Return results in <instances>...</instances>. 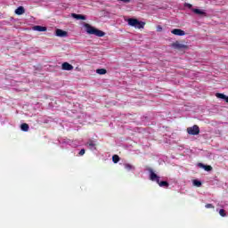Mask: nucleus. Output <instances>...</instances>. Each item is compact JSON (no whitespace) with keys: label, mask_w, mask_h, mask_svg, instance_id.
Masks as SVG:
<instances>
[{"label":"nucleus","mask_w":228,"mask_h":228,"mask_svg":"<svg viewBox=\"0 0 228 228\" xmlns=\"http://www.w3.org/2000/svg\"><path fill=\"white\" fill-rule=\"evenodd\" d=\"M85 28H86V33H88V35H95V37H102L106 35V33H104L102 30L97 29L94 27H92V25L88 24V23H85Z\"/></svg>","instance_id":"f257e3e1"},{"label":"nucleus","mask_w":228,"mask_h":228,"mask_svg":"<svg viewBox=\"0 0 228 228\" xmlns=\"http://www.w3.org/2000/svg\"><path fill=\"white\" fill-rule=\"evenodd\" d=\"M149 172L151 181H156V183H159V176H158V175H156L152 169H150Z\"/></svg>","instance_id":"423d86ee"},{"label":"nucleus","mask_w":228,"mask_h":228,"mask_svg":"<svg viewBox=\"0 0 228 228\" xmlns=\"http://www.w3.org/2000/svg\"><path fill=\"white\" fill-rule=\"evenodd\" d=\"M191 11L193 12V13H196V15H204V17L207 16L206 12L200 10V9H191Z\"/></svg>","instance_id":"9b49d317"},{"label":"nucleus","mask_w":228,"mask_h":228,"mask_svg":"<svg viewBox=\"0 0 228 228\" xmlns=\"http://www.w3.org/2000/svg\"><path fill=\"white\" fill-rule=\"evenodd\" d=\"M124 167H125L126 170L134 169V167H133V165H131V164H125Z\"/></svg>","instance_id":"aec40b11"},{"label":"nucleus","mask_w":228,"mask_h":228,"mask_svg":"<svg viewBox=\"0 0 228 228\" xmlns=\"http://www.w3.org/2000/svg\"><path fill=\"white\" fill-rule=\"evenodd\" d=\"M205 208L207 209H215V206H213V204L211 203H208L207 205H205Z\"/></svg>","instance_id":"412c9836"},{"label":"nucleus","mask_w":228,"mask_h":228,"mask_svg":"<svg viewBox=\"0 0 228 228\" xmlns=\"http://www.w3.org/2000/svg\"><path fill=\"white\" fill-rule=\"evenodd\" d=\"M171 33L173 35H176L177 37H184V35H186V33L184 32V30L181 29V28H174Z\"/></svg>","instance_id":"39448f33"},{"label":"nucleus","mask_w":228,"mask_h":228,"mask_svg":"<svg viewBox=\"0 0 228 228\" xmlns=\"http://www.w3.org/2000/svg\"><path fill=\"white\" fill-rule=\"evenodd\" d=\"M157 31H163V28L159 25V26L157 27Z\"/></svg>","instance_id":"bb28decb"},{"label":"nucleus","mask_w":228,"mask_h":228,"mask_svg":"<svg viewBox=\"0 0 228 228\" xmlns=\"http://www.w3.org/2000/svg\"><path fill=\"white\" fill-rule=\"evenodd\" d=\"M199 167H200L201 168H204V170H206V172H211V170H213V167L206 166V165H204L202 163H200Z\"/></svg>","instance_id":"f8f14e48"},{"label":"nucleus","mask_w":228,"mask_h":228,"mask_svg":"<svg viewBox=\"0 0 228 228\" xmlns=\"http://www.w3.org/2000/svg\"><path fill=\"white\" fill-rule=\"evenodd\" d=\"M219 215H220V216H227V213L225 212L224 209H220Z\"/></svg>","instance_id":"4be33fe9"},{"label":"nucleus","mask_w":228,"mask_h":228,"mask_svg":"<svg viewBox=\"0 0 228 228\" xmlns=\"http://www.w3.org/2000/svg\"><path fill=\"white\" fill-rule=\"evenodd\" d=\"M187 133L191 136H197V134H200V128L199 127V126L194 125L187 128Z\"/></svg>","instance_id":"7ed1b4c3"},{"label":"nucleus","mask_w":228,"mask_h":228,"mask_svg":"<svg viewBox=\"0 0 228 228\" xmlns=\"http://www.w3.org/2000/svg\"><path fill=\"white\" fill-rule=\"evenodd\" d=\"M20 129H21V131L28 132V131H29V125H28L27 123H23L20 126Z\"/></svg>","instance_id":"dca6fc26"},{"label":"nucleus","mask_w":228,"mask_h":228,"mask_svg":"<svg viewBox=\"0 0 228 228\" xmlns=\"http://www.w3.org/2000/svg\"><path fill=\"white\" fill-rule=\"evenodd\" d=\"M157 184H159V186H160V188H168V186H169V183L167 181H161L160 182L159 180V183H157Z\"/></svg>","instance_id":"4468645a"},{"label":"nucleus","mask_w":228,"mask_h":228,"mask_svg":"<svg viewBox=\"0 0 228 228\" xmlns=\"http://www.w3.org/2000/svg\"><path fill=\"white\" fill-rule=\"evenodd\" d=\"M216 96L217 97V99H224L225 101V102H228V96L221 94V93H217L216 94Z\"/></svg>","instance_id":"ddd939ff"},{"label":"nucleus","mask_w":228,"mask_h":228,"mask_svg":"<svg viewBox=\"0 0 228 228\" xmlns=\"http://www.w3.org/2000/svg\"><path fill=\"white\" fill-rule=\"evenodd\" d=\"M33 29L34 31H39V32L47 31V27H42L40 25H37L33 27Z\"/></svg>","instance_id":"9d476101"},{"label":"nucleus","mask_w":228,"mask_h":228,"mask_svg":"<svg viewBox=\"0 0 228 228\" xmlns=\"http://www.w3.org/2000/svg\"><path fill=\"white\" fill-rule=\"evenodd\" d=\"M118 1H121V3H125V4L131 3V0H118Z\"/></svg>","instance_id":"a878e982"},{"label":"nucleus","mask_w":228,"mask_h":228,"mask_svg":"<svg viewBox=\"0 0 228 228\" xmlns=\"http://www.w3.org/2000/svg\"><path fill=\"white\" fill-rule=\"evenodd\" d=\"M71 17H73V19H77V20H86V16L83 14L72 13Z\"/></svg>","instance_id":"1a4fd4ad"},{"label":"nucleus","mask_w":228,"mask_h":228,"mask_svg":"<svg viewBox=\"0 0 228 228\" xmlns=\"http://www.w3.org/2000/svg\"><path fill=\"white\" fill-rule=\"evenodd\" d=\"M87 145H89V147H95V143H94V141H89L87 142Z\"/></svg>","instance_id":"b1692460"},{"label":"nucleus","mask_w":228,"mask_h":228,"mask_svg":"<svg viewBox=\"0 0 228 228\" xmlns=\"http://www.w3.org/2000/svg\"><path fill=\"white\" fill-rule=\"evenodd\" d=\"M25 12H26V10H24V8L22 6H20L15 10L16 15H23V13H25Z\"/></svg>","instance_id":"2eb2a0df"},{"label":"nucleus","mask_w":228,"mask_h":228,"mask_svg":"<svg viewBox=\"0 0 228 228\" xmlns=\"http://www.w3.org/2000/svg\"><path fill=\"white\" fill-rule=\"evenodd\" d=\"M112 161L113 163H118L120 161V157H118V155L112 156Z\"/></svg>","instance_id":"6ab92c4d"},{"label":"nucleus","mask_w":228,"mask_h":228,"mask_svg":"<svg viewBox=\"0 0 228 228\" xmlns=\"http://www.w3.org/2000/svg\"><path fill=\"white\" fill-rule=\"evenodd\" d=\"M184 6L185 8H189V10H193V5H191V4L185 3Z\"/></svg>","instance_id":"5701e85b"},{"label":"nucleus","mask_w":228,"mask_h":228,"mask_svg":"<svg viewBox=\"0 0 228 228\" xmlns=\"http://www.w3.org/2000/svg\"><path fill=\"white\" fill-rule=\"evenodd\" d=\"M56 37H60L61 38H65V37L69 36V33L63 29L57 28L55 30Z\"/></svg>","instance_id":"20e7f679"},{"label":"nucleus","mask_w":228,"mask_h":228,"mask_svg":"<svg viewBox=\"0 0 228 228\" xmlns=\"http://www.w3.org/2000/svg\"><path fill=\"white\" fill-rule=\"evenodd\" d=\"M61 69H62V70H73L74 66H72L69 62H63L62 65H61Z\"/></svg>","instance_id":"6e6552de"},{"label":"nucleus","mask_w":228,"mask_h":228,"mask_svg":"<svg viewBox=\"0 0 228 228\" xmlns=\"http://www.w3.org/2000/svg\"><path fill=\"white\" fill-rule=\"evenodd\" d=\"M106 72H108L105 69H96V73L100 74V76H104V74H106Z\"/></svg>","instance_id":"f3484780"},{"label":"nucleus","mask_w":228,"mask_h":228,"mask_svg":"<svg viewBox=\"0 0 228 228\" xmlns=\"http://www.w3.org/2000/svg\"><path fill=\"white\" fill-rule=\"evenodd\" d=\"M127 22L129 26L135 28L136 29H143L145 27V22L140 21L137 19L130 18L128 19Z\"/></svg>","instance_id":"f03ea898"},{"label":"nucleus","mask_w":228,"mask_h":228,"mask_svg":"<svg viewBox=\"0 0 228 228\" xmlns=\"http://www.w3.org/2000/svg\"><path fill=\"white\" fill-rule=\"evenodd\" d=\"M85 152H86V151H85V149H82L80 151H79V156H85Z\"/></svg>","instance_id":"393cba45"},{"label":"nucleus","mask_w":228,"mask_h":228,"mask_svg":"<svg viewBox=\"0 0 228 228\" xmlns=\"http://www.w3.org/2000/svg\"><path fill=\"white\" fill-rule=\"evenodd\" d=\"M172 47H174V49H188V46L186 45H183L178 41L173 43Z\"/></svg>","instance_id":"0eeeda50"},{"label":"nucleus","mask_w":228,"mask_h":228,"mask_svg":"<svg viewBox=\"0 0 228 228\" xmlns=\"http://www.w3.org/2000/svg\"><path fill=\"white\" fill-rule=\"evenodd\" d=\"M193 185L197 186V188H200V186H202V182L199 181V180H193Z\"/></svg>","instance_id":"a211bd4d"}]
</instances>
